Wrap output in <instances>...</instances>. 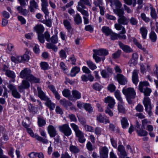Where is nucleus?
I'll list each match as a JSON object with an SVG mask.
<instances>
[{
	"instance_id": "nucleus-40",
	"label": "nucleus",
	"mask_w": 158,
	"mask_h": 158,
	"mask_svg": "<svg viewBox=\"0 0 158 158\" xmlns=\"http://www.w3.org/2000/svg\"><path fill=\"white\" fill-rule=\"evenodd\" d=\"M69 150L75 154L78 153L80 151L79 149L77 147L72 144L70 145Z\"/></svg>"
},
{
	"instance_id": "nucleus-60",
	"label": "nucleus",
	"mask_w": 158,
	"mask_h": 158,
	"mask_svg": "<svg viewBox=\"0 0 158 158\" xmlns=\"http://www.w3.org/2000/svg\"><path fill=\"white\" fill-rule=\"evenodd\" d=\"M60 56L62 59H65L67 55L65 52V51L63 50H61L59 52Z\"/></svg>"
},
{
	"instance_id": "nucleus-41",
	"label": "nucleus",
	"mask_w": 158,
	"mask_h": 158,
	"mask_svg": "<svg viewBox=\"0 0 158 158\" xmlns=\"http://www.w3.org/2000/svg\"><path fill=\"white\" fill-rule=\"evenodd\" d=\"M110 1L112 4L114 5L116 8H119L122 7V5L118 0H110Z\"/></svg>"
},
{
	"instance_id": "nucleus-39",
	"label": "nucleus",
	"mask_w": 158,
	"mask_h": 158,
	"mask_svg": "<svg viewBox=\"0 0 158 158\" xmlns=\"http://www.w3.org/2000/svg\"><path fill=\"white\" fill-rule=\"evenodd\" d=\"M22 7L21 6H18L17 7V9L19 13H21L24 16H26L28 11L26 9H23Z\"/></svg>"
},
{
	"instance_id": "nucleus-23",
	"label": "nucleus",
	"mask_w": 158,
	"mask_h": 158,
	"mask_svg": "<svg viewBox=\"0 0 158 158\" xmlns=\"http://www.w3.org/2000/svg\"><path fill=\"white\" fill-rule=\"evenodd\" d=\"M117 150L120 152L122 156L124 157L127 156V153L125 151L124 147L122 145H118Z\"/></svg>"
},
{
	"instance_id": "nucleus-25",
	"label": "nucleus",
	"mask_w": 158,
	"mask_h": 158,
	"mask_svg": "<svg viewBox=\"0 0 158 158\" xmlns=\"http://www.w3.org/2000/svg\"><path fill=\"white\" fill-rule=\"evenodd\" d=\"M29 83L27 80H23L21 85L18 86V88L20 89H27L30 87Z\"/></svg>"
},
{
	"instance_id": "nucleus-57",
	"label": "nucleus",
	"mask_w": 158,
	"mask_h": 158,
	"mask_svg": "<svg viewBox=\"0 0 158 158\" xmlns=\"http://www.w3.org/2000/svg\"><path fill=\"white\" fill-rule=\"evenodd\" d=\"M20 6L24 7L27 5L29 0H18Z\"/></svg>"
},
{
	"instance_id": "nucleus-19",
	"label": "nucleus",
	"mask_w": 158,
	"mask_h": 158,
	"mask_svg": "<svg viewBox=\"0 0 158 158\" xmlns=\"http://www.w3.org/2000/svg\"><path fill=\"white\" fill-rule=\"evenodd\" d=\"M118 23L123 25H127L129 22V19L124 16L118 18Z\"/></svg>"
},
{
	"instance_id": "nucleus-14",
	"label": "nucleus",
	"mask_w": 158,
	"mask_h": 158,
	"mask_svg": "<svg viewBox=\"0 0 158 158\" xmlns=\"http://www.w3.org/2000/svg\"><path fill=\"white\" fill-rule=\"evenodd\" d=\"M118 45L126 53H131L133 52V49L129 46L124 44L120 41L118 42Z\"/></svg>"
},
{
	"instance_id": "nucleus-12",
	"label": "nucleus",
	"mask_w": 158,
	"mask_h": 158,
	"mask_svg": "<svg viewBox=\"0 0 158 158\" xmlns=\"http://www.w3.org/2000/svg\"><path fill=\"white\" fill-rule=\"evenodd\" d=\"M104 102L108 103V107L110 108H113L115 104L114 99L110 96H107L105 98Z\"/></svg>"
},
{
	"instance_id": "nucleus-22",
	"label": "nucleus",
	"mask_w": 158,
	"mask_h": 158,
	"mask_svg": "<svg viewBox=\"0 0 158 158\" xmlns=\"http://www.w3.org/2000/svg\"><path fill=\"white\" fill-rule=\"evenodd\" d=\"M73 19L74 22L77 25H79L82 23V18L79 13H77L74 15Z\"/></svg>"
},
{
	"instance_id": "nucleus-28",
	"label": "nucleus",
	"mask_w": 158,
	"mask_h": 158,
	"mask_svg": "<svg viewBox=\"0 0 158 158\" xmlns=\"http://www.w3.org/2000/svg\"><path fill=\"white\" fill-rule=\"evenodd\" d=\"M34 29L38 33V35L42 34L44 30V28L41 25H36Z\"/></svg>"
},
{
	"instance_id": "nucleus-27",
	"label": "nucleus",
	"mask_w": 158,
	"mask_h": 158,
	"mask_svg": "<svg viewBox=\"0 0 158 158\" xmlns=\"http://www.w3.org/2000/svg\"><path fill=\"white\" fill-rule=\"evenodd\" d=\"M60 103L64 107L67 108L69 106H70L72 105V103L68 101H67L65 99L63 98L61 99L60 101Z\"/></svg>"
},
{
	"instance_id": "nucleus-43",
	"label": "nucleus",
	"mask_w": 158,
	"mask_h": 158,
	"mask_svg": "<svg viewBox=\"0 0 158 158\" xmlns=\"http://www.w3.org/2000/svg\"><path fill=\"white\" fill-rule=\"evenodd\" d=\"M114 94L116 98L121 103H123V99L120 95V93L119 90H117L114 93Z\"/></svg>"
},
{
	"instance_id": "nucleus-48",
	"label": "nucleus",
	"mask_w": 158,
	"mask_h": 158,
	"mask_svg": "<svg viewBox=\"0 0 158 158\" xmlns=\"http://www.w3.org/2000/svg\"><path fill=\"white\" fill-rule=\"evenodd\" d=\"M92 87L94 90L100 91L102 88V86L99 84L96 83L93 85Z\"/></svg>"
},
{
	"instance_id": "nucleus-58",
	"label": "nucleus",
	"mask_w": 158,
	"mask_h": 158,
	"mask_svg": "<svg viewBox=\"0 0 158 158\" xmlns=\"http://www.w3.org/2000/svg\"><path fill=\"white\" fill-rule=\"evenodd\" d=\"M40 66L41 69L44 70H47L48 68V64L46 62H41Z\"/></svg>"
},
{
	"instance_id": "nucleus-2",
	"label": "nucleus",
	"mask_w": 158,
	"mask_h": 158,
	"mask_svg": "<svg viewBox=\"0 0 158 158\" xmlns=\"http://www.w3.org/2000/svg\"><path fill=\"white\" fill-rule=\"evenodd\" d=\"M80 1L78 3L77 7V10L81 13L83 15H85L86 17H88L89 14L88 11L85 10L86 9V7L84 4L90 6H91L89 0H80Z\"/></svg>"
},
{
	"instance_id": "nucleus-47",
	"label": "nucleus",
	"mask_w": 158,
	"mask_h": 158,
	"mask_svg": "<svg viewBox=\"0 0 158 158\" xmlns=\"http://www.w3.org/2000/svg\"><path fill=\"white\" fill-rule=\"evenodd\" d=\"M7 150L8 155L12 158H13L14 157L13 155L14 148L10 146L9 147L7 148Z\"/></svg>"
},
{
	"instance_id": "nucleus-55",
	"label": "nucleus",
	"mask_w": 158,
	"mask_h": 158,
	"mask_svg": "<svg viewBox=\"0 0 158 158\" xmlns=\"http://www.w3.org/2000/svg\"><path fill=\"white\" fill-rule=\"evenodd\" d=\"M110 39L112 40H117L118 37V34L113 32L112 31L110 34Z\"/></svg>"
},
{
	"instance_id": "nucleus-21",
	"label": "nucleus",
	"mask_w": 158,
	"mask_h": 158,
	"mask_svg": "<svg viewBox=\"0 0 158 158\" xmlns=\"http://www.w3.org/2000/svg\"><path fill=\"white\" fill-rule=\"evenodd\" d=\"M44 101H46L45 105L50 108V110H52L54 109L56 105L52 103L49 98L47 97V99L46 98V100H44Z\"/></svg>"
},
{
	"instance_id": "nucleus-54",
	"label": "nucleus",
	"mask_w": 158,
	"mask_h": 158,
	"mask_svg": "<svg viewBox=\"0 0 158 158\" xmlns=\"http://www.w3.org/2000/svg\"><path fill=\"white\" fill-rule=\"evenodd\" d=\"M150 9L151 10V15L153 19H156L157 16L155 9L152 7H151Z\"/></svg>"
},
{
	"instance_id": "nucleus-35",
	"label": "nucleus",
	"mask_w": 158,
	"mask_h": 158,
	"mask_svg": "<svg viewBox=\"0 0 158 158\" xmlns=\"http://www.w3.org/2000/svg\"><path fill=\"white\" fill-rule=\"evenodd\" d=\"M63 24L69 32H70L72 27L70 22L67 19H64L63 21Z\"/></svg>"
},
{
	"instance_id": "nucleus-64",
	"label": "nucleus",
	"mask_w": 158,
	"mask_h": 158,
	"mask_svg": "<svg viewBox=\"0 0 158 158\" xmlns=\"http://www.w3.org/2000/svg\"><path fill=\"white\" fill-rule=\"evenodd\" d=\"M51 42L53 44H56L58 42V38L56 35H53L50 39Z\"/></svg>"
},
{
	"instance_id": "nucleus-63",
	"label": "nucleus",
	"mask_w": 158,
	"mask_h": 158,
	"mask_svg": "<svg viewBox=\"0 0 158 158\" xmlns=\"http://www.w3.org/2000/svg\"><path fill=\"white\" fill-rule=\"evenodd\" d=\"M85 30L87 31H89L90 32H92L94 31V28L91 25H88L85 26Z\"/></svg>"
},
{
	"instance_id": "nucleus-17",
	"label": "nucleus",
	"mask_w": 158,
	"mask_h": 158,
	"mask_svg": "<svg viewBox=\"0 0 158 158\" xmlns=\"http://www.w3.org/2000/svg\"><path fill=\"white\" fill-rule=\"evenodd\" d=\"M97 120L101 123H105L106 124L109 123L110 121L108 117L106 116L103 117L102 114H98L97 117Z\"/></svg>"
},
{
	"instance_id": "nucleus-50",
	"label": "nucleus",
	"mask_w": 158,
	"mask_h": 158,
	"mask_svg": "<svg viewBox=\"0 0 158 158\" xmlns=\"http://www.w3.org/2000/svg\"><path fill=\"white\" fill-rule=\"evenodd\" d=\"M87 63L88 67L90 69L93 70L97 68L96 65L91 61H88L87 62Z\"/></svg>"
},
{
	"instance_id": "nucleus-1",
	"label": "nucleus",
	"mask_w": 158,
	"mask_h": 158,
	"mask_svg": "<svg viewBox=\"0 0 158 158\" xmlns=\"http://www.w3.org/2000/svg\"><path fill=\"white\" fill-rule=\"evenodd\" d=\"M31 71L28 68H25L22 70L20 73V76L22 78H26L29 81L33 82L38 83L39 80L34 77L31 74Z\"/></svg>"
},
{
	"instance_id": "nucleus-42",
	"label": "nucleus",
	"mask_w": 158,
	"mask_h": 158,
	"mask_svg": "<svg viewBox=\"0 0 158 158\" xmlns=\"http://www.w3.org/2000/svg\"><path fill=\"white\" fill-rule=\"evenodd\" d=\"M123 103H118V109L119 112L123 114L125 113L126 112V110L123 105Z\"/></svg>"
},
{
	"instance_id": "nucleus-24",
	"label": "nucleus",
	"mask_w": 158,
	"mask_h": 158,
	"mask_svg": "<svg viewBox=\"0 0 158 158\" xmlns=\"http://www.w3.org/2000/svg\"><path fill=\"white\" fill-rule=\"evenodd\" d=\"M37 90L38 92V96L41 99L43 100H46L48 97L42 91L41 88L38 87Z\"/></svg>"
},
{
	"instance_id": "nucleus-20",
	"label": "nucleus",
	"mask_w": 158,
	"mask_h": 158,
	"mask_svg": "<svg viewBox=\"0 0 158 158\" xmlns=\"http://www.w3.org/2000/svg\"><path fill=\"white\" fill-rule=\"evenodd\" d=\"M138 71L137 70H135L132 73V80L133 83L135 85L137 84L138 81Z\"/></svg>"
},
{
	"instance_id": "nucleus-32",
	"label": "nucleus",
	"mask_w": 158,
	"mask_h": 158,
	"mask_svg": "<svg viewBox=\"0 0 158 158\" xmlns=\"http://www.w3.org/2000/svg\"><path fill=\"white\" fill-rule=\"evenodd\" d=\"M113 11L114 13L117 15L119 18L124 16V12L123 10L120 8H116L113 10Z\"/></svg>"
},
{
	"instance_id": "nucleus-6",
	"label": "nucleus",
	"mask_w": 158,
	"mask_h": 158,
	"mask_svg": "<svg viewBox=\"0 0 158 158\" xmlns=\"http://www.w3.org/2000/svg\"><path fill=\"white\" fill-rule=\"evenodd\" d=\"M93 51L94 52V54L93 55V57L97 62L101 60V58L97 56V55L100 56H106L108 54V51L106 49H101L98 50L94 49Z\"/></svg>"
},
{
	"instance_id": "nucleus-9",
	"label": "nucleus",
	"mask_w": 158,
	"mask_h": 158,
	"mask_svg": "<svg viewBox=\"0 0 158 158\" xmlns=\"http://www.w3.org/2000/svg\"><path fill=\"white\" fill-rule=\"evenodd\" d=\"M26 130L28 133L32 137L35 138L36 139L41 142L43 143L46 144L48 143V140L47 139L43 138L38 135H35L31 128H29Z\"/></svg>"
},
{
	"instance_id": "nucleus-18",
	"label": "nucleus",
	"mask_w": 158,
	"mask_h": 158,
	"mask_svg": "<svg viewBox=\"0 0 158 158\" xmlns=\"http://www.w3.org/2000/svg\"><path fill=\"white\" fill-rule=\"evenodd\" d=\"M38 7V5L35 0H30L29 8L31 12L35 11L34 8L37 9Z\"/></svg>"
},
{
	"instance_id": "nucleus-7",
	"label": "nucleus",
	"mask_w": 158,
	"mask_h": 158,
	"mask_svg": "<svg viewBox=\"0 0 158 158\" xmlns=\"http://www.w3.org/2000/svg\"><path fill=\"white\" fill-rule=\"evenodd\" d=\"M58 128L60 131L66 136H69L72 133V131L67 124L60 126L58 127Z\"/></svg>"
},
{
	"instance_id": "nucleus-52",
	"label": "nucleus",
	"mask_w": 158,
	"mask_h": 158,
	"mask_svg": "<svg viewBox=\"0 0 158 158\" xmlns=\"http://www.w3.org/2000/svg\"><path fill=\"white\" fill-rule=\"evenodd\" d=\"M138 58V54L135 52L133 53L132 55V57L131 61L133 64H134L135 61L137 60Z\"/></svg>"
},
{
	"instance_id": "nucleus-26",
	"label": "nucleus",
	"mask_w": 158,
	"mask_h": 158,
	"mask_svg": "<svg viewBox=\"0 0 158 158\" xmlns=\"http://www.w3.org/2000/svg\"><path fill=\"white\" fill-rule=\"evenodd\" d=\"M132 40L134 44L139 49L143 50V52H145V49L143 47L142 45L138 42L137 40L135 37L132 38Z\"/></svg>"
},
{
	"instance_id": "nucleus-61",
	"label": "nucleus",
	"mask_w": 158,
	"mask_h": 158,
	"mask_svg": "<svg viewBox=\"0 0 158 158\" xmlns=\"http://www.w3.org/2000/svg\"><path fill=\"white\" fill-rule=\"evenodd\" d=\"M130 23L132 25H136L138 23V21L136 19L131 17L129 20Z\"/></svg>"
},
{
	"instance_id": "nucleus-62",
	"label": "nucleus",
	"mask_w": 158,
	"mask_h": 158,
	"mask_svg": "<svg viewBox=\"0 0 158 158\" xmlns=\"http://www.w3.org/2000/svg\"><path fill=\"white\" fill-rule=\"evenodd\" d=\"M151 123V121L148 120L147 119H144L142 121V127L144 128L145 126L147 124H150Z\"/></svg>"
},
{
	"instance_id": "nucleus-31",
	"label": "nucleus",
	"mask_w": 158,
	"mask_h": 158,
	"mask_svg": "<svg viewBox=\"0 0 158 158\" xmlns=\"http://www.w3.org/2000/svg\"><path fill=\"white\" fill-rule=\"evenodd\" d=\"M37 123L39 127H42L45 125L46 123V120L42 117H38Z\"/></svg>"
},
{
	"instance_id": "nucleus-10",
	"label": "nucleus",
	"mask_w": 158,
	"mask_h": 158,
	"mask_svg": "<svg viewBox=\"0 0 158 158\" xmlns=\"http://www.w3.org/2000/svg\"><path fill=\"white\" fill-rule=\"evenodd\" d=\"M108 149L106 146H101L99 148L100 158H108Z\"/></svg>"
},
{
	"instance_id": "nucleus-51",
	"label": "nucleus",
	"mask_w": 158,
	"mask_h": 158,
	"mask_svg": "<svg viewBox=\"0 0 158 158\" xmlns=\"http://www.w3.org/2000/svg\"><path fill=\"white\" fill-rule=\"evenodd\" d=\"M29 52H26L25 54L23 55L22 56H20L21 57L22 59V62L24 61H28L30 58L29 56Z\"/></svg>"
},
{
	"instance_id": "nucleus-34",
	"label": "nucleus",
	"mask_w": 158,
	"mask_h": 158,
	"mask_svg": "<svg viewBox=\"0 0 158 158\" xmlns=\"http://www.w3.org/2000/svg\"><path fill=\"white\" fill-rule=\"evenodd\" d=\"M136 132L139 136H146L148 135V132L147 131L144 130L143 129H136Z\"/></svg>"
},
{
	"instance_id": "nucleus-4",
	"label": "nucleus",
	"mask_w": 158,
	"mask_h": 158,
	"mask_svg": "<svg viewBox=\"0 0 158 158\" xmlns=\"http://www.w3.org/2000/svg\"><path fill=\"white\" fill-rule=\"evenodd\" d=\"M70 126L75 133L76 136L78 138L79 142L83 143L86 139L84 137V133L79 129L78 126L74 123L70 124Z\"/></svg>"
},
{
	"instance_id": "nucleus-13",
	"label": "nucleus",
	"mask_w": 158,
	"mask_h": 158,
	"mask_svg": "<svg viewBox=\"0 0 158 158\" xmlns=\"http://www.w3.org/2000/svg\"><path fill=\"white\" fill-rule=\"evenodd\" d=\"M116 78L119 84L121 85H125L127 83V78L122 74H117L116 75Z\"/></svg>"
},
{
	"instance_id": "nucleus-36",
	"label": "nucleus",
	"mask_w": 158,
	"mask_h": 158,
	"mask_svg": "<svg viewBox=\"0 0 158 158\" xmlns=\"http://www.w3.org/2000/svg\"><path fill=\"white\" fill-rule=\"evenodd\" d=\"M140 32L142 37L143 39H145L148 33V31L145 27H142L140 28Z\"/></svg>"
},
{
	"instance_id": "nucleus-11",
	"label": "nucleus",
	"mask_w": 158,
	"mask_h": 158,
	"mask_svg": "<svg viewBox=\"0 0 158 158\" xmlns=\"http://www.w3.org/2000/svg\"><path fill=\"white\" fill-rule=\"evenodd\" d=\"M112 69L108 67L106 69L102 70L101 72V74L103 78H109L110 76L112 74Z\"/></svg>"
},
{
	"instance_id": "nucleus-33",
	"label": "nucleus",
	"mask_w": 158,
	"mask_h": 158,
	"mask_svg": "<svg viewBox=\"0 0 158 158\" xmlns=\"http://www.w3.org/2000/svg\"><path fill=\"white\" fill-rule=\"evenodd\" d=\"M5 75L8 77L11 78L13 80L12 81L13 82L15 81V73L12 71L9 70L5 72Z\"/></svg>"
},
{
	"instance_id": "nucleus-16",
	"label": "nucleus",
	"mask_w": 158,
	"mask_h": 158,
	"mask_svg": "<svg viewBox=\"0 0 158 158\" xmlns=\"http://www.w3.org/2000/svg\"><path fill=\"white\" fill-rule=\"evenodd\" d=\"M73 97L71 96L69 97V99L72 101H74V99H79L81 98V94L76 90H73L72 91Z\"/></svg>"
},
{
	"instance_id": "nucleus-5",
	"label": "nucleus",
	"mask_w": 158,
	"mask_h": 158,
	"mask_svg": "<svg viewBox=\"0 0 158 158\" xmlns=\"http://www.w3.org/2000/svg\"><path fill=\"white\" fill-rule=\"evenodd\" d=\"M149 85V84L147 81H141L139 86V89L140 91L143 93L145 97L149 96L152 92L151 89L147 87Z\"/></svg>"
},
{
	"instance_id": "nucleus-15",
	"label": "nucleus",
	"mask_w": 158,
	"mask_h": 158,
	"mask_svg": "<svg viewBox=\"0 0 158 158\" xmlns=\"http://www.w3.org/2000/svg\"><path fill=\"white\" fill-rule=\"evenodd\" d=\"M47 130L48 133L51 138L54 137L57 134L56 128L52 125H49L48 127Z\"/></svg>"
},
{
	"instance_id": "nucleus-37",
	"label": "nucleus",
	"mask_w": 158,
	"mask_h": 158,
	"mask_svg": "<svg viewBox=\"0 0 158 158\" xmlns=\"http://www.w3.org/2000/svg\"><path fill=\"white\" fill-rule=\"evenodd\" d=\"M102 31L107 36L109 35L112 31L108 27L106 26L103 27L102 29Z\"/></svg>"
},
{
	"instance_id": "nucleus-44",
	"label": "nucleus",
	"mask_w": 158,
	"mask_h": 158,
	"mask_svg": "<svg viewBox=\"0 0 158 158\" xmlns=\"http://www.w3.org/2000/svg\"><path fill=\"white\" fill-rule=\"evenodd\" d=\"M145 107V110L148 112V114L151 116L152 115V107L151 104L144 105Z\"/></svg>"
},
{
	"instance_id": "nucleus-30",
	"label": "nucleus",
	"mask_w": 158,
	"mask_h": 158,
	"mask_svg": "<svg viewBox=\"0 0 158 158\" xmlns=\"http://www.w3.org/2000/svg\"><path fill=\"white\" fill-rule=\"evenodd\" d=\"M121 122L123 128L125 129L128 127L129 123L127 117H123L121 120Z\"/></svg>"
},
{
	"instance_id": "nucleus-38",
	"label": "nucleus",
	"mask_w": 158,
	"mask_h": 158,
	"mask_svg": "<svg viewBox=\"0 0 158 158\" xmlns=\"http://www.w3.org/2000/svg\"><path fill=\"white\" fill-rule=\"evenodd\" d=\"M11 60L13 62L17 64L22 62V59L20 56L16 57L12 56L11 57Z\"/></svg>"
},
{
	"instance_id": "nucleus-53",
	"label": "nucleus",
	"mask_w": 158,
	"mask_h": 158,
	"mask_svg": "<svg viewBox=\"0 0 158 158\" xmlns=\"http://www.w3.org/2000/svg\"><path fill=\"white\" fill-rule=\"evenodd\" d=\"M70 91L68 89H64L62 91V94L64 96V97L69 98L71 96H70Z\"/></svg>"
},
{
	"instance_id": "nucleus-46",
	"label": "nucleus",
	"mask_w": 158,
	"mask_h": 158,
	"mask_svg": "<svg viewBox=\"0 0 158 158\" xmlns=\"http://www.w3.org/2000/svg\"><path fill=\"white\" fill-rule=\"evenodd\" d=\"M85 109L89 113L93 111V108L91 104L88 103H85L83 105Z\"/></svg>"
},
{
	"instance_id": "nucleus-56",
	"label": "nucleus",
	"mask_w": 158,
	"mask_h": 158,
	"mask_svg": "<svg viewBox=\"0 0 158 158\" xmlns=\"http://www.w3.org/2000/svg\"><path fill=\"white\" fill-rule=\"evenodd\" d=\"M135 109L137 112H141L143 111V107L141 104H139L135 107Z\"/></svg>"
},
{
	"instance_id": "nucleus-45",
	"label": "nucleus",
	"mask_w": 158,
	"mask_h": 158,
	"mask_svg": "<svg viewBox=\"0 0 158 158\" xmlns=\"http://www.w3.org/2000/svg\"><path fill=\"white\" fill-rule=\"evenodd\" d=\"M47 47L48 48L52 49L55 52H56L57 51L58 48L56 46L52 43H48Z\"/></svg>"
},
{
	"instance_id": "nucleus-3",
	"label": "nucleus",
	"mask_w": 158,
	"mask_h": 158,
	"mask_svg": "<svg viewBox=\"0 0 158 158\" xmlns=\"http://www.w3.org/2000/svg\"><path fill=\"white\" fill-rule=\"evenodd\" d=\"M122 92L125 96L128 102L131 104L132 101L131 99L135 98L136 96V93L134 89L132 88H124Z\"/></svg>"
},
{
	"instance_id": "nucleus-49",
	"label": "nucleus",
	"mask_w": 158,
	"mask_h": 158,
	"mask_svg": "<svg viewBox=\"0 0 158 158\" xmlns=\"http://www.w3.org/2000/svg\"><path fill=\"white\" fill-rule=\"evenodd\" d=\"M150 38L152 41L155 42L156 40L157 36L155 33L152 31L150 34Z\"/></svg>"
},
{
	"instance_id": "nucleus-59",
	"label": "nucleus",
	"mask_w": 158,
	"mask_h": 158,
	"mask_svg": "<svg viewBox=\"0 0 158 158\" xmlns=\"http://www.w3.org/2000/svg\"><path fill=\"white\" fill-rule=\"evenodd\" d=\"M121 53V51L120 50H118L116 52L112 54L113 58L114 59L118 58L120 56Z\"/></svg>"
},
{
	"instance_id": "nucleus-29",
	"label": "nucleus",
	"mask_w": 158,
	"mask_h": 158,
	"mask_svg": "<svg viewBox=\"0 0 158 158\" xmlns=\"http://www.w3.org/2000/svg\"><path fill=\"white\" fill-rule=\"evenodd\" d=\"M80 71V68L77 66L73 67L72 69L70 75L72 77L75 76Z\"/></svg>"
},
{
	"instance_id": "nucleus-8",
	"label": "nucleus",
	"mask_w": 158,
	"mask_h": 158,
	"mask_svg": "<svg viewBox=\"0 0 158 158\" xmlns=\"http://www.w3.org/2000/svg\"><path fill=\"white\" fill-rule=\"evenodd\" d=\"M7 87L9 89L10 91L11 92L12 96L16 98H19L21 97V95L18 91L16 87L13 84H9Z\"/></svg>"
}]
</instances>
